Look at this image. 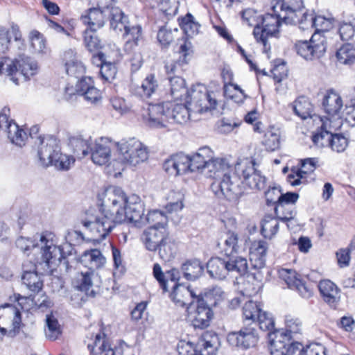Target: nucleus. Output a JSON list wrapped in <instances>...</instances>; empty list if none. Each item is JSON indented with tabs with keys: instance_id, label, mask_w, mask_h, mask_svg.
Wrapping results in <instances>:
<instances>
[{
	"instance_id": "50",
	"label": "nucleus",
	"mask_w": 355,
	"mask_h": 355,
	"mask_svg": "<svg viewBox=\"0 0 355 355\" xmlns=\"http://www.w3.org/2000/svg\"><path fill=\"white\" fill-rule=\"evenodd\" d=\"M178 29H168L166 26H162L157 33V40L162 48L167 49L173 42L175 38L174 33H178Z\"/></svg>"
},
{
	"instance_id": "30",
	"label": "nucleus",
	"mask_w": 355,
	"mask_h": 355,
	"mask_svg": "<svg viewBox=\"0 0 355 355\" xmlns=\"http://www.w3.org/2000/svg\"><path fill=\"white\" fill-rule=\"evenodd\" d=\"M153 273L164 293L168 291V280L175 282L178 281L180 277V271L177 268H173L164 273L159 263H155L153 265Z\"/></svg>"
},
{
	"instance_id": "47",
	"label": "nucleus",
	"mask_w": 355,
	"mask_h": 355,
	"mask_svg": "<svg viewBox=\"0 0 355 355\" xmlns=\"http://www.w3.org/2000/svg\"><path fill=\"white\" fill-rule=\"evenodd\" d=\"M7 134L8 137L12 144L19 146H23L25 145L27 135L24 130L19 128L17 123L8 125Z\"/></svg>"
},
{
	"instance_id": "57",
	"label": "nucleus",
	"mask_w": 355,
	"mask_h": 355,
	"mask_svg": "<svg viewBox=\"0 0 355 355\" xmlns=\"http://www.w3.org/2000/svg\"><path fill=\"white\" fill-rule=\"evenodd\" d=\"M279 222L277 218L264 219L261 225V234L265 238L270 239L277 232Z\"/></svg>"
},
{
	"instance_id": "6",
	"label": "nucleus",
	"mask_w": 355,
	"mask_h": 355,
	"mask_svg": "<svg viewBox=\"0 0 355 355\" xmlns=\"http://www.w3.org/2000/svg\"><path fill=\"white\" fill-rule=\"evenodd\" d=\"M256 162L253 159L245 158L235 165V175L241 179L250 189L262 190L266 187V178L255 168Z\"/></svg>"
},
{
	"instance_id": "53",
	"label": "nucleus",
	"mask_w": 355,
	"mask_h": 355,
	"mask_svg": "<svg viewBox=\"0 0 355 355\" xmlns=\"http://www.w3.org/2000/svg\"><path fill=\"white\" fill-rule=\"evenodd\" d=\"M65 69L69 76L76 78H81L85 73V68L83 63L75 59L67 61L65 63Z\"/></svg>"
},
{
	"instance_id": "41",
	"label": "nucleus",
	"mask_w": 355,
	"mask_h": 355,
	"mask_svg": "<svg viewBox=\"0 0 355 355\" xmlns=\"http://www.w3.org/2000/svg\"><path fill=\"white\" fill-rule=\"evenodd\" d=\"M90 340L87 343V348L91 355L101 354L105 347H107L108 338L104 332L99 331L95 336L92 335Z\"/></svg>"
},
{
	"instance_id": "45",
	"label": "nucleus",
	"mask_w": 355,
	"mask_h": 355,
	"mask_svg": "<svg viewBox=\"0 0 355 355\" xmlns=\"http://www.w3.org/2000/svg\"><path fill=\"white\" fill-rule=\"evenodd\" d=\"M181 270L187 280L197 279L200 272V260L197 259L187 260L182 263Z\"/></svg>"
},
{
	"instance_id": "43",
	"label": "nucleus",
	"mask_w": 355,
	"mask_h": 355,
	"mask_svg": "<svg viewBox=\"0 0 355 355\" xmlns=\"http://www.w3.org/2000/svg\"><path fill=\"white\" fill-rule=\"evenodd\" d=\"M46 337L51 340H55L62 334V328L57 318L52 314L46 316Z\"/></svg>"
},
{
	"instance_id": "13",
	"label": "nucleus",
	"mask_w": 355,
	"mask_h": 355,
	"mask_svg": "<svg viewBox=\"0 0 355 355\" xmlns=\"http://www.w3.org/2000/svg\"><path fill=\"white\" fill-rule=\"evenodd\" d=\"M295 50L299 55L306 60L318 58L326 51L325 39L319 33H315L309 41L297 42Z\"/></svg>"
},
{
	"instance_id": "22",
	"label": "nucleus",
	"mask_w": 355,
	"mask_h": 355,
	"mask_svg": "<svg viewBox=\"0 0 355 355\" xmlns=\"http://www.w3.org/2000/svg\"><path fill=\"white\" fill-rule=\"evenodd\" d=\"M168 90L170 95L175 100H186L190 103L189 99H192V94L195 89L191 87L188 89L186 87L185 80L179 76H168Z\"/></svg>"
},
{
	"instance_id": "46",
	"label": "nucleus",
	"mask_w": 355,
	"mask_h": 355,
	"mask_svg": "<svg viewBox=\"0 0 355 355\" xmlns=\"http://www.w3.org/2000/svg\"><path fill=\"white\" fill-rule=\"evenodd\" d=\"M151 224L150 227H155L161 228V227L167 226V217L164 213L159 210H153L148 211L147 215L144 216V223Z\"/></svg>"
},
{
	"instance_id": "34",
	"label": "nucleus",
	"mask_w": 355,
	"mask_h": 355,
	"mask_svg": "<svg viewBox=\"0 0 355 355\" xmlns=\"http://www.w3.org/2000/svg\"><path fill=\"white\" fill-rule=\"evenodd\" d=\"M302 322L299 318L287 316L286 318V329L278 330L273 333L275 338L282 336V339H286L290 341L293 338V334L300 332Z\"/></svg>"
},
{
	"instance_id": "12",
	"label": "nucleus",
	"mask_w": 355,
	"mask_h": 355,
	"mask_svg": "<svg viewBox=\"0 0 355 355\" xmlns=\"http://www.w3.org/2000/svg\"><path fill=\"white\" fill-rule=\"evenodd\" d=\"M189 100L190 103H187L186 100L184 103L171 102L169 123L183 124L189 121H199L200 107L197 105V103L193 104L192 99Z\"/></svg>"
},
{
	"instance_id": "4",
	"label": "nucleus",
	"mask_w": 355,
	"mask_h": 355,
	"mask_svg": "<svg viewBox=\"0 0 355 355\" xmlns=\"http://www.w3.org/2000/svg\"><path fill=\"white\" fill-rule=\"evenodd\" d=\"M190 296L196 298V302H191L189 304L187 309V320L192 324L195 328H200V295H196L195 293L190 290L189 286H185L182 284L175 283L173 288V291L170 294L171 299L177 304L180 306L186 305L184 301L185 296Z\"/></svg>"
},
{
	"instance_id": "39",
	"label": "nucleus",
	"mask_w": 355,
	"mask_h": 355,
	"mask_svg": "<svg viewBox=\"0 0 355 355\" xmlns=\"http://www.w3.org/2000/svg\"><path fill=\"white\" fill-rule=\"evenodd\" d=\"M293 109L295 114L302 119L313 117V105L304 96H300L294 101Z\"/></svg>"
},
{
	"instance_id": "8",
	"label": "nucleus",
	"mask_w": 355,
	"mask_h": 355,
	"mask_svg": "<svg viewBox=\"0 0 355 355\" xmlns=\"http://www.w3.org/2000/svg\"><path fill=\"white\" fill-rule=\"evenodd\" d=\"M171 101L150 103L146 113L142 114L145 124L150 128H161L169 123Z\"/></svg>"
},
{
	"instance_id": "42",
	"label": "nucleus",
	"mask_w": 355,
	"mask_h": 355,
	"mask_svg": "<svg viewBox=\"0 0 355 355\" xmlns=\"http://www.w3.org/2000/svg\"><path fill=\"white\" fill-rule=\"evenodd\" d=\"M280 131L275 127H270L264 134L262 144L268 151H275L280 147Z\"/></svg>"
},
{
	"instance_id": "20",
	"label": "nucleus",
	"mask_w": 355,
	"mask_h": 355,
	"mask_svg": "<svg viewBox=\"0 0 355 355\" xmlns=\"http://www.w3.org/2000/svg\"><path fill=\"white\" fill-rule=\"evenodd\" d=\"M318 287L323 301L331 308L336 309L341 299V291L337 285L331 280L323 279Z\"/></svg>"
},
{
	"instance_id": "59",
	"label": "nucleus",
	"mask_w": 355,
	"mask_h": 355,
	"mask_svg": "<svg viewBox=\"0 0 355 355\" xmlns=\"http://www.w3.org/2000/svg\"><path fill=\"white\" fill-rule=\"evenodd\" d=\"M58 154V155L53 158L51 165L54 166L59 170H68L71 164L74 162V159L65 154H62L61 150Z\"/></svg>"
},
{
	"instance_id": "19",
	"label": "nucleus",
	"mask_w": 355,
	"mask_h": 355,
	"mask_svg": "<svg viewBox=\"0 0 355 355\" xmlns=\"http://www.w3.org/2000/svg\"><path fill=\"white\" fill-rule=\"evenodd\" d=\"M277 336L270 340L271 355H303L304 347L300 343L288 342Z\"/></svg>"
},
{
	"instance_id": "3",
	"label": "nucleus",
	"mask_w": 355,
	"mask_h": 355,
	"mask_svg": "<svg viewBox=\"0 0 355 355\" xmlns=\"http://www.w3.org/2000/svg\"><path fill=\"white\" fill-rule=\"evenodd\" d=\"M272 13H266L261 17V26L257 24L254 28L253 35L258 42L263 46L264 52L270 50V45L268 44V37L272 36L279 31V28L282 23L284 24V19L281 17L282 11L277 9L274 10L272 7Z\"/></svg>"
},
{
	"instance_id": "54",
	"label": "nucleus",
	"mask_w": 355,
	"mask_h": 355,
	"mask_svg": "<svg viewBox=\"0 0 355 355\" xmlns=\"http://www.w3.org/2000/svg\"><path fill=\"white\" fill-rule=\"evenodd\" d=\"M241 122L229 118L223 117L216 123V130L218 133L227 135L241 125Z\"/></svg>"
},
{
	"instance_id": "5",
	"label": "nucleus",
	"mask_w": 355,
	"mask_h": 355,
	"mask_svg": "<svg viewBox=\"0 0 355 355\" xmlns=\"http://www.w3.org/2000/svg\"><path fill=\"white\" fill-rule=\"evenodd\" d=\"M53 235H42L40 237V259L37 261L39 264L44 263L48 269L53 270L55 268L62 263L66 266L67 270L69 269V261L63 255L62 249L56 245L53 241Z\"/></svg>"
},
{
	"instance_id": "16",
	"label": "nucleus",
	"mask_w": 355,
	"mask_h": 355,
	"mask_svg": "<svg viewBox=\"0 0 355 355\" xmlns=\"http://www.w3.org/2000/svg\"><path fill=\"white\" fill-rule=\"evenodd\" d=\"M263 275L261 271H250L237 279L239 289L243 296L250 297L257 295L263 287Z\"/></svg>"
},
{
	"instance_id": "48",
	"label": "nucleus",
	"mask_w": 355,
	"mask_h": 355,
	"mask_svg": "<svg viewBox=\"0 0 355 355\" xmlns=\"http://www.w3.org/2000/svg\"><path fill=\"white\" fill-rule=\"evenodd\" d=\"M296 18L297 21H295L294 23H285V24L298 25L300 28L302 30L313 28L315 15L313 12H308L302 10L301 14H296Z\"/></svg>"
},
{
	"instance_id": "58",
	"label": "nucleus",
	"mask_w": 355,
	"mask_h": 355,
	"mask_svg": "<svg viewBox=\"0 0 355 355\" xmlns=\"http://www.w3.org/2000/svg\"><path fill=\"white\" fill-rule=\"evenodd\" d=\"M201 347H220V341L218 334L213 331H205L201 334Z\"/></svg>"
},
{
	"instance_id": "23",
	"label": "nucleus",
	"mask_w": 355,
	"mask_h": 355,
	"mask_svg": "<svg viewBox=\"0 0 355 355\" xmlns=\"http://www.w3.org/2000/svg\"><path fill=\"white\" fill-rule=\"evenodd\" d=\"M181 175L194 173L200 169V153L186 155L182 152L173 155Z\"/></svg>"
},
{
	"instance_id": "51",
	"label": "nucleus",
	"mask_w": 355,
	"mask_h": 355,
	"mask_svg": "<svg viewBox=\"0 0 355 355\" xmlns=\"http://www.w3.org/2000/svg\"><path fill=\"white\" fill-rule=\"evenodd\" d=\"M228 266L230 271H237L242 275L248 272V261L247 259L241 257H237L232 255L228 257Z\"/></svg>"
},
{
	"instance_id": "36",
	"label": "nucleus",
	"mask_w": 355,
	"mask_h": 355,
	"mask_svg": "<svg viewBox=\"0 0 355 355\" xmlns=\"http://www.w3.org/2000/svg\"><path fill=\"white\" fill-rule=\"evenodd\" d=\"M158 87L157 81L154 74H148L143 80L141 85L135 89V94L142 99H148L156 92Z\"/></svg>"
},
{
	"instance_id": "37",
	"label": "nucleus",
	"mask_w": 355,
	"mask_h": 355,
	"mask_svg": "<svg viewBox=\"0 0 355 355\" xmlns=\"http://www.w3.org/2000/svg\"><path fill=\"white\" fill-rule=\"evenodd\" d=\"M178 21L186 37L192 38L198 34L200 25L195 21L194 17L190 12L178 17Z\"/></svg>"
},
{
	"instance_id": "26",
	"label": "nucleus",
	"mask_w": 355,
	"mask_h": 355,
	"mask_svg": "<svg viewBox=\"0 0 355 355\" xmlns=\"http://www.w3.org/2000/svg\"><path fill=\"white\" fill-rule=\"evenodd\" d=\"M78 261L89 270L95 271L105 265L106 259L101 250L95 248L85 250Z\"/></svg>"
},
{
	"instance_id": "14",
	"label": "nucleus",
	"mask_w": 355,
	"mask_h": 355,
	"mask_svg": "<svg viewBox=\"0 0 355 355\" xmlns=\"http://www.w3.org/2000/svg\"><path fill=\"white\" fill-rule=\"evenodd\" d=\"M37 68V64L35 60L29 57L23 56L8 64L6 70L8 76H10V80L18 85L17 75L22 76L25 80H27L31 76L36 74Z\"/></svg>"
},
{
	"instance_id": "49",
	"label": "nucleus",
	"mask_w": 355,
	"mask_h": 355,
	"mask_svg": "<svg viewBox=\"0 0 355 355\" xmlns=\"http://www.w3.org/2000/svg\"><path fill=\"white\" fill-rule=\"evenodd\" d=\"M94 272V271L89 270L85 272H82L80 283L77 286V288L79 291L85 292L87 295L92 297L95 296V292L92 289L93 286L92 277L93 276Z\"/></svg>"
},
{
	"instance_id": "63",
	"label": "nucleus",
	"mask_w": 355,
	"mask_h": 355,
	"mask_svg": "<svg viewBox=\"0 0 355 355\" xmlns=\"http://www.w3.org/2000/svg\"><path fill=\"white\" fill-rule=\"evenodd\" d=\"M279 277L284 280L288 288H293L300 279V275L293 270L282 268L278 271Z\"/></svg>"
},
{
	"instance_id": "10",
	"label": "nucleus",
	"mask_w": 355,
	"mask_h": 355,
	"mask_svg": "<svg viewBox=\"0 0 355 355\" xmlns=\"http://www.w3.org/2000/svg\"><path fill=\"white\" fill-rule=\"evenodd\" d=\"M243 315L245 321H251V324L258 322L259 328L263 331H270L274 328V320L266 311L261 309V305L257 302L248 300L243 307Z\"/></svg>"
},
{
	"instance_id": "60",
	"label": "nucleus",
	"mask_w": 355,
	"mask_h": 355,
	"mask_svg": "<svg viewBox=\"0 0 355 355\" xmlns=\"http://www.w3.org/2000/svg\"><path fill=\"white\" fill-rule=\"evenodd\" d=\"M178 355H200L198 345L191 342L180 340L177 345Z\"/></svg>"
},
{
	"instance_id": "1",
	"label": "nucleus",
	"mask_w": 355,
	"mask_h": 355,
	"mask_svg": "<svg viewBox=\"0 0 355 355\" xmlns=\"http://www.w3.org/2000/svg\"><path fill=\"white\" fill-rule=\"evenodd\" d=\"M107 201L109 209L98 215H88L82 221L94 240L104 239L116 225L125 222L136 225L144 224V203L137 195L127 197L123 192L118 196L113 193Z\"/></svg>"
},
{
	"instance_id": "17",
	"label": "nucleus",
	"mask_w": 355,
	"mask_h": 355,
	"mask_svg": "<svg viewBox=\"0 0 355 355\" xmlns=\"http://www.w3.org/2000/svg\"><path fill=\"white\" fill-rule=\"evenodd\" d=\"M192 38L182 37L178 40V49L177 52L180 55V59L171 64H166L165 67L168 73H175L178 67H181L182 64H187L189 60L193 58L194 54V46L191 41Z\"/></svg>"
},
{
	"instance_id": "25",
	"label": "nucleus",
	"mask_w": 355,
	"mask_h": 355,
	"mask_svg": "<svg viewBox=\"0 0 355 355\" xmlns=\"http://www.w3.org/2000/svg\"><path fill=\"white\" fill-rule=\"evenodd\" d=\"M106 10L99 8H90L81 15V20L83 24L89 26L87 30L97 31L103 28L105 24V12Z\"/></svg>"
},
{
	"instance_id": "21",
	"label": "nucleus",
	"mask_w": 355,
	"mask_h": 355,
	"mask_svg": "<svg viewBox=\"0 0 355 355\" xmlns=\"http://www.w3.org/2000/svg\"><path fill=\"white\" fill-rule=\"evenodd\" d=\"M277 9L282 11L281 17L284 18V24L297 21L296 14H301L304 10L302 0H283L274 6V10L277 11Z\"/></svg>"
},
{
	"instance_id": "64",
	"label": "nucleus",
	"mask_w": 355,
	"mask_h": 355,
	"mask_svg": "<svg viewBox=\"0 0 355 355\" xmlns=\"http://www.w3.org/2000/svg\"><path fill=\"white\" fill-rule=\"evenodd\" d=\"M15 245L17 248L28 256L30 254L31 250L37 248V244H35L34 241L24 236L19 237L16 240Z\"/></svg>"
},
{
	"instance_id": "24",
	"label": "nucleus",
	"mask_w": 355,
	"mask_h": 355,
	"mask_svg": "<svg viewBox=\"0 0 355 355\" xmlns=\"http://www.w3.org/2000/svg\"><path fill=\"white\" fill-rule=\"evenodd\" d=\"M30 263L33 270H28L27 264L22 265V282L30 291L34 293H38L43 288V280L42 279L41 275H40L37 271L36 264L34 263Z\"/></svg>"
},
{
	"instance_id": "29",
	"label": "nucleus",
	"mask_w": 355,
	"mask_h": 355,
	"mask_svg": "<svg viewBox=\"0 0 355 355\" xmlns=\"http://www.w3.org/2000/svg\"><path fill=\"white\" fill-rule=\"evenodd\" d=\"M206 268L208 274L211 278L219 280L225 279L230 272L227 260L218 257L210 259L207 263Z\"/></svg>"
},
{
	"instance_id": "35",
	"label": "nucleus",
	"mask_w": 355,
	"mask_h": 355,
	"mask_svg": "<svg viewBox=\"0 0 355 355\" xmlns=\"http://www.w3.org/2000/svg\"><path fill=\"white\" fill-rule=\"evenodd\" d=\"M206 103L201 106V114L208 113L218 117L223 114V105H220L214 92H207L205 96Z\"/></svg>"
},
{
	"instance_id": "32",
	"label": "nucleus",
	"mask_w": 355,
	"mask_h": 355,
	"mask_svg": "<svg viewBox=\"0 0 355 355\" xmlns=\"http://www.w3.org/2000/svg\"><path fill=\"white\" fill-rule=\"evenodd\" d=\"M322 106L329 116H338L343 107V101L338 93L329 90L324 96Z\"/></svg>"
},
{
	"instance_id": "44",
	"label": "nucleus",
	"mask_w": 355,
	"mask_h": 355,
	"mask_svg": "<svg viewBox=\"0 0 355 355\" xmlns=\"http://www.w3.org/2000/svg\"><path fill=\"white\" fill-rule=\"evenodd\" d=\"M336 58L338 62L343 64H351L355 61V47L350 43H347L337 51Z\"/></svg>"
},
{
	"instance_id": "52",
	"label": "nucleus",
	"mask_w": 355,
	"mask_h": 355,
	"mask_svg": "<svg viewBox=\"0 0 355 355\" xmlns=\"http://www.w3.org/2000/svg\"><path fill=\"white\" fill-rule=\"evenodd\" d=\"M238 236L234 232H229L227 238L224 241L223 251L225 255L228 258L234 255L238 249Z\"/></svg>"
},
{
	"instance_id": "18",
	"label": "nucleus",
	"mask_w": 355,
	"mask_h": 355,
	"mask_svg": "<svg viewBox=\"0 0 355 355\" xmlns=\"http://www.w3.org/2000/svg\"><path fill=\"white\" fill-rule=\"evenodd\" d=\"M167 227H148L144 230L141 240L145 248L150 252H157L161 243L168 234Z\"/></svg>"
},
{
	"instance_id": "56",
	"label": "nucleus",
	"mask_w": 355,
	"mask_h": 355,
	"mask_svg": "<svg viewBox=\"0 0 355 355\" xmlns=\"http://www.w3.org/2000/svg\"><path fill=\"white\" fill-rule=\"evenodd\" d=\"M30 40L31 46L35 52L43 53L46 49V40L42 33L36 30H33L30 33Z\"/></svg>"
},
{
	"instance_id": "40",
	"label": "nucleus",
	"mask_w": 355,
	"mask_h": 355,
	"mask_svg": "<svg viewBox=\"0 0 355 355\" xmlns=\"http://www.w3.org/2000/svg\"><path fill=\"white\" fill-rule=\"evenodd\" d=\"M83 44L88 51L96 53L101 50L104 44L98 37L96 31L85 30L83 33Z\"/></svg>"
},
{
	"instance_id": "28",
	"label": "nucleus",
	"mask_w": 355,
	"mask_h": 355,
	"mask_svg": "<svg viewBox=\"0 0 355 355\" xmlns=\"http://www.w3.org/2000/svg\"><path fill=\"white\" fill-rule=\"evenodd\" d=\"M93 162L98 165L106 164L110 159L111 150L109 144L103 139L96 141L94 147L90 150Z\"/></svg>"
},
{
	"instance_id": "27",
	"label": "nucleus",
	"mask_w": 355,
	"mask_h": 355,
	"mask_svg": "<svg viewBox=\"0 0 355 355\" xmlns=\"http://www.w3.org/2000/svg\"><path fill=\"white\" fill-rule=\"evenodd\" d=\"M93 141L91 137L84 138L82 135L69 138V146L78 159H83L90 153Z\"/></svg>"
},
{
	"instance_id": "15",
	"label": "nucleus",
	"mask_w": 355,
	"mask_h": 355,
	"mask_svg": "<svg viewBox=\"0 0 355 355\" xmlns=\"http://www.w3.org/2000/svg\"><path fill=\"white\" fill-rule=\"evenodd\" d=\"M37 155L40 164L44 167H48L52 164V159L60 151L58 140L51 135L37 138Z\"/></svg>"
},
{
	"instance_id": "55",
	"label": "nucleus",
	"mask_w": 355,
	"mask_h": 355,
	"mask_svg": "<svg viewBox=\"0 0 355 355\" xmlns=\"http://www.w3.org/2000/svg\"><path fill=\"white\" fill-rule=\"evenodd\" d=\"M331 135L332 134L326 130L325 124L322 123L320 130L313 135L312 141L318 146H327Z\"/></svg>"
},
{
	"instance_id": "7",
	"label": "nucleus",
	"mask_w": 355,
	"mask_h": 355,
	"mask_svg": "<svg viewBox=\"0 0 355 355\" xmlns=\"http://www.w3.org/2000/svg\"><path fill=\"white\" fill-rule=\"evenodd\" d=\"M116 146L121 155L120 159L123 163L136 166L148 159V153L146 147L135 138L122 139Z\"/></svg>"
},
{
	"instance_id": "61",
	"label": "nucleus",
	"mask_w": 355,
	"mask_h": 355,
	"mask_svg": "<svg viewBox=\"0 0 355 355\" xmlns=\"http://www.w3.org/2000/svg\"><path fill=\"white\" fill-rule=\"evenodd\" d=\"M347 145V139L343 135L332 134L328 146H329L334 151L341 153L346 149Z\"/></svg>"
},
{
	"instance_id": "31",
	"label": "nucleus",
	"mask_w": 355,
	"mask_h": 355,
	"mask_svg": "<svg viewBox=\"0 0 355 355\" xmlns=\"http://www.w3.org/2000/svg\"><path fill=\"white\" fill-rule=\"evenodd\" d=\"M108 19L110 28L116 33L122 32L130 26L128 16L118 6L111 7Z\"/></svg>"
},
{
	"instance_id": "2",
	"label": "nucleus",
	"mask_w": 355,
	"mask_h": 355,
	"mask_svg": "<svg viewBox=\"0 0 355 355\" xmlns=\"http://www.w3.org/2000/svg\"><path fill=\"white\" fill-rule=\"evenodd\" d=\"M209 153L208 159L201 164V173L208 178L214 179L211 189L218 198L225 197L231 200L241 194L240 181L234 173L232 174V165L226 158H214L211 148H205Z\"/></svg>"
},
{
	"instance_id": "33",
	"label": "nucleus",
	"mask_w": 355,
	"mask_h": 355,
	"mask_svg": "<svg viewBox=\"0 0 355 355\" xmlns=\"http://www.w3.org/2000/svg\"><path fill=\"white\" fill-rule=\"evenodd\" d=\"M123 35L125 40L124 50L128 53L132 52L143 42L142 29L139 25L129 26L124 30Z\"/></svg>"
},
{
	"instance_id": "62",
	"label": "nucleus",
	"mask_w": 355,
	"mask_h": 355,
	"mask_svg": "<svg viewBox=\"0 0 355 355\" xmlns=\"http://www.w3.org/2000/svg\"><path fill=\"white\" fill-rule=\"evenodd\" d=\"M338 33L342 40L349 41L352 40L355 35V22H341Z\"/></svg>"
},
{
	"instance_id": "9",
	"label": "nucleus",
	"mask_w": 355,
	"mask_h": 355,
	"mask_svg": "<svg viewBox=\"0 0 355 355\" xmlns=\"http://www.w3.org/2000/svg\"><path fill=\"white\" fill-rule=\"evenodd\" d=\"M224 295L222 288L217 286L206 288L203 294L201 293V316H205V318H201V329L210 325L214 318L212 308L224 298Z\"/></svg>"
},
{
	"instance_id": "11",
	"label": "nucleus",
	"mask_w": 355,
	"mask_h": 355,
	"mask_svg": "<svg viewBox=\"0 0 355 355\" xmlns=\"http://www.w3.org/2000/svg\"><path fill=\"white\" fill-rule=\"evenodd\" d=\"M257 324L243 327L239 331H232L227 334L228 343L242 349L254 347L258 343L259 335L256 329Z\"/></svg>"
},
{
	"instance_id": "38",
	"label": "nucleus",
	"mask_w": 355,
	"mask_h": 355,
	"mask_svg": "<svg viewBox=\"0 0 355 355\" xmlns=\"http://www.w3.org/2000/svg\"><path fill=\"white\" fill-rule=\"evenodd\" d=\"M157 251L159 257L164 261H169L175 257L177 252V245L170 237L169 234L161 243Z\"/></svg>"
}]
</instances>
